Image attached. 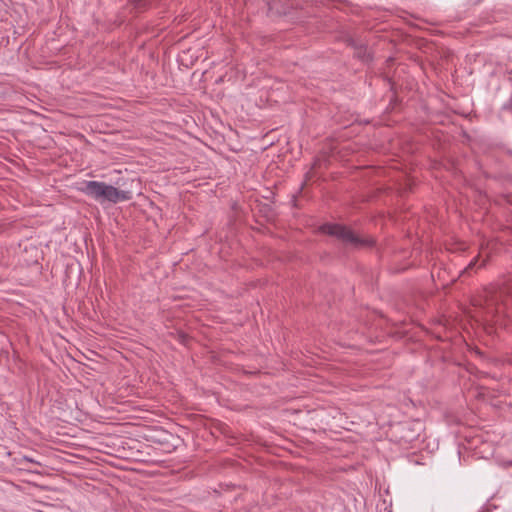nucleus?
I'll use <instances>...</instances> for the list:
<instances>
[{"label":"nucleus","mask_w":512,"mask_h":512,"mask_svg":"<svg viewBox=\"0 0 512 512\" xmlns=\"http://www.w3.org/2000/svg\"><path fill=\"white\" fill-rule=\"evenodd\" d=\"M78 190L100 203L109 202L116 204L128 201L131 198L130 192L119 190L111 184L96 180L83 181Z\"/></svg>","instance_id":"nucleus-1"},{"label":"nucleus","mask_w":512,"mask_h":512,"mask_svg":"<svg viewBox=\"0 0 512 512\" xmlns=\"http://www.w3.org/2000/svg\"><path fill=\"white\" fill-rule=\"evenodd\" d=\"M320 229L323 233L336 237L343 243L350 244L354 247L372 245L371 241L360 238L359 236L355 235L350 229L341 224L326 223L323 224Z\"/></svg>","instance_id":"nucleus-2"},{"label":"nucleus","mask_w":512,"mask_h":512,"mask_svg":"<svg viewBox=\"0 0 512 512\" xmlns=\"http://www.w3.org/2000/svg\"><path fill=\"white\" fill-rule=\"evenodd\" d=\"M506 292L502 288L491 289L486 292V302L488 306H497L500 302L504 301V294Z\"/></svg>","instance_id":"nucleus-3"},{"label":"nucleus","mask_w":512,"mask_h":512,"mask_svg":"<svg viewBox=\"0 0 512 512\" xmlns=\"http://www.w3.org/2000/svg\"><path fill=\"white\" fill-rule=\"evenodd\" d=\"M352 46L355 49V57L364 63H368L372 60V56L368 47L362 43L352 42Z\"/></svg>","instance_id":"nucleus-4"},{"label":"nucleus","mask_w":512,"mask_h":512,"mask_svg":"<svg viewBox=\"0 0 512 512\" xmlns=\"http://www.w3.org/2000/svg\"><path fill=\"white\" fill-rule=\"evenodd\" d=\"M493 509H496V506L487 501L481 506L478 512H491Z\"/></svg>","instance_id":"nucleus-5"},{"label":"nucleus","mask_w":512,"mask_h":512,"mask_svg":"<svg viewBox=\"0 0 512 512\" xmlns=\"http://www.w3.org/2000/svg\"><path fill=\"white\" fill-rule=\"evenodd\" d=\"M135 7L137 8H144L145 6V1L144 0H135V3H134Z\"/></svg>","instance_id":"nucleus-6"},{"label":"nucleus","mask_w":512,"mask_h":512,"mask_svg":"<svg viewBox=\"0 0 512 512\" xmlns=\"http://www.w3.org/2000/svg\"><path fill=\"white\" fill-rule=\"evenodd\" d=\"M23 461H27V462H31V463H33V462H34V461H33V459H31V458H29V457H27V456H24V457H23Z\"/></svg>","instance_id":"nucleus-7"},{"label":"nucleus","mask_w":512,"mask_h":512,"mask_svg":"<svg viewBox=\"0 0 512 512\" xmlns=\"http://www.w3.org/2000/svg\"><path fill=\"white\" fill-rule=\"evenodd\" d=\"M475 262H476L475 260H472V261L469 263V265H468V267H467V268H471L472 266H474V265H475Z\"/></svg>","instance_id":"nucleus-8"}]
</instances>
